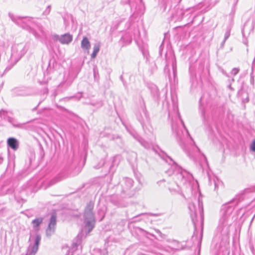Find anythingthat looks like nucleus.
Returning <instances> with one entry per match:
<instances>
[{
  "label": "nucleus",
  "mask_w": 255,
  "mask_h": 255,
  "mask_svg": "<svg viewBox=\"0 0 255 255\" xmlns=\"http://www.w3.org/2000/svg\"><path fill=\"white\" fill-rule=\"evenodd\" d=\"M81 47L83 49L89 51L91 47V44L88 39L86 37H84L82 39L81 41Z\"/></svg>",
  "instance_id": "obj_7"
},
{
  "label": "nucleus",
  "mask_w": 255,
  "mask_h": 255,
  "mask_svg": "<svg viewBox=\"0 0 255 255\" xmlns=\"http://www.w3.org/2000/svg\"><path fill=\"white\" fill-rule=\"evenodd\" d=\"M229 81H230V82H234V78H232L231 80H229Z\"/></svg>",
  "instance_id": "obj_21"
},
{
  "label": "nucleus",
  "mask_w": 255,
  "mask_h": 255,
  "mask_svg": "<svg viewBox=\"0 0 255 255\" xmlns=\"http://www.w3.org/2000/svg\"><path fill=\"white\" fill-rule=\"evenodd\" d=\"M194 190L195 194H198V212L200 216V220H201V239L200 241H201L202 238V232L203 228V202L202 200V195L199 189V185L197 180H194L193 179V177L192 176V191ZM201 244V242L200 243Z\"/></svg>",
  "instance_id": "obj_2"
},
{
  "label": "nucleus",
  "mask_w": 255,
  "mask_h": 255,
  "mask_svg": "<svg viewBox=\"0 0 255 255\" xmlns=\"http://www.w3.org/2000/svg\"><path fill=\"white\" fill-rule=\"evenodd\" d=\"M250 149L252 151L255 152V139L253 141V142H252V143L250 145Z\"/></svg>",
  "instance_id": "obj_15"
},
{
  "label": "nucleus",
  "mask_w": 255,
  "mask_h": 255,
  "mask_svg": "<svg viewBox=\"0 0 255 255\" xmlns=\"http://www.w3.org/2000/svg\"><path fill=\"white\" fill-rule=\"evenodd\" d=\"M240 69L238 68H234L231 72V74L233 76H235L239 72Z\"/></svg>",
  "instance_id": "obj_13"
},
{
  "label": "nucleus",
  "mask_w": 255,
  "mask_h": 255,
  "mask_svg": "<svg viewBox=\"0 0 255 255\" xmlns=\"http://www.w3.org/2000/svg\"><path fill=\"white\" fill-rule=\"evenodd\" d=\"M197 211H195V215L196 216V215H197Z\"/></svg>",
  "instance_id": "obj_23"
},
{
  "label": "nucleus",
  "mask_w": 255,
  "mask_h": 255,
  "mask_svg": "<svg viewBox=\"0 0 255 255\" xmlns=\"http://www.w3.org/2000/svg\"><path fill=\"white\" fill-rule=\"evenodd\" d=\"M234 207L229 205V204L223 205L221 210V217L219 220L218 229L221 232L225 233L229 232L230 225L231 224V216Z\"/></svg>",
  "instance_id": "obj_1"
},
{
  "label": "nucleus",
  "mask_w": 255,
  "mask_h": 255,
  "mask_svg": "<svg viewBox=\"0 0 255 255\" xmlns=\"http://www.w3.org/2000/svg\"><path fill=\"white\" fill-rule=\"evenodd\" d=\"M56 225V214L54 213L52 215L50 222L48 227V228L47 229V234L49 236H50L52 232H54V230L55 228V227Z\"/></svg>",
  "instance_id": "obj_4"
},
{
  "label": "nucleus",
  "mask_w": 255,
  "mask_h": 255,
  "mask_svg": "<svg viewBox=\"0 0 255 255\" xmlns=\"http://www.w3.org/2000/svg\"><path fill=\"white\" fill-rule=\"evenodd\" d=\"M72 36L69 34H65L59 38V41L62 44H68L72 40Z\"/></svg>",
  "instance_id": "obj_5"
},
{
  "label": "nucleus",
  "mask_w": 255,
  "mask_h": 255,
  "mask_svg": "<svg viewBox=\"0 0 255 255\" xmlns=\"http://www.w3.org/2000/svg\"><path fill=\"white\" fill-rule=\"evenodd\" d=\"M228 87L229 89H230L231 90H233V88H232V87H231V84H230V85H228Z\"/></svg>",
  "instance_id": "obj_20"
},
{
  "label": "nucleus",
  "mask_w": 255,
  "mask_h": 255,
  "mask_svg": "<svg viewBox=\"0 0 255 255\" xmlns=\"http://www.w3.org/2000/svg\"><path fill=\"white\" fill-rule=\"evenodd\" d=\"M41 240V237L39 236H37L35 239V245L33 247V250L36 252L38 250V246Z\"/></svg>",
  "instance_id": "obj_10"
},
{
  "label": "nucleus",
  "mask_w": 255,
  "mask_h": 255,
  "mask_svg": "<svg viewBox=\"0 0 255 255\" xmlns=\"http://www.w3.org/2000/svg\"><path fill=\"white\" fill-rule=\"evenodd\" d=\"M221 72L223 75H225L226 76L228 77H229V74L223 69H222L221 70Z\"/></svg>",
  "instance_id": "obj_16"
},
{
  "label": "nucleus",
  "mask_w": 255,
  "mask_h": 255,
  "mask_svg": "<svg viewBox=\"0 0 255 255\" xmlns=\"http://www.w3.org/2000/svg\"><path fill=\"white\" fill-rule=\"evenodd\" d=\"M43 222L42 218H38L32 221V223L34 228L38 227Z\"/></svg>",
  "instance_id": "obj_9"
},
{
  "label": "nucleus",
  "mask_w": 255,
  "mask_h": 255,
  "mask_svg": "<svg viewBox=\"0 0 255 255\" xmlns=\"http://www.w3.org/2000/svg\"><path fill=\"white\" fill-rule=\"evenodd\" d=\"M95 225V221L93 219H91L86 222L85 228L88 230V233H89L93 229Z\"/></svg>",
  "instance_id": "obj_8"
},
{
  "label": "nucleus",
  "mask_w": 255,
  "mask_h": 255,
  "mask_svg": "<svg viewBox=\"0 0 255 255\" xmlns=\"http://www.w3.org/2000/svg\"><path fill=\"white\" fill-rule=\"evenodd\" d=\"M7 144L12 149L15 150L18 147V143L17 140L13 137H10L7 139Z\"/></svg>",
  "instance_id": "obj_6"
},
{
  "label": "nucleus",
  "mask_w": 255,
  "mask_h": 255,
  "mask_svg": "<svg viewBox=\"0 0 255 255\" xmlns=\"http://www.w3.org/2000/svg\"><path fill=\"white\" fill-rule=\"evenodd\" d=\"M194 226H195V228L196 229V224L195 223H194Z\"/></svg>",
  "instance_id": "obj_24"
},
{
  "label": "nucleus",
  "mask_w": 255,
  "mask_h": 255,
  "mask_svg": "<svg viewBox=\"0 0 255 255\" xmlns=\"http://www.w3.org/2000/svg\"><path fill=\"white\" fill-rule=\"evenodd\" d=\"M246 29V26L245 25L242 30V32L243 36L245 35Z\"/></svg>",
  "instance_id": "obj_17"
},
{
  "label": "nucleus",
  "mask_w": 255,
  "mask_h": 255,
  "mask_svg": "<svg viewBox=\"0 0 255 255\" xmlns=\"http://www.w3.org/2000/svg\"><path fill=\"white\" fill-rule=\"evenodd\" d=\"M198 152V157L195 159V161L198 162L203 170L206 167L209 168V164L205 156L200 152L199 149L196 145L195 142L192 139V151Z\"/></svg>",
  "instance_id": "obj_3"
},
{
  "label": "nucleus",
  "mask_w": 255,
  "mask_h": 255,
  "mask_svg": "<svg viewBox=\"0 0 255 255\" xmlns=\"http://www.w3.org/2000/svg\"><path fill=\"white\" fill-rule=\"evenodd\" d=\"M207 175H208V177H209V185H212V181H211V177H210V176H209V171H207Z\"/></svg>",
  "instance_id": "obj_18"
},
{
  "label": "nucleus",
  "mask_w": 255,
  "mask_h": 255,
  "mask_svg": "<svg viewBox=\"0 0 255 255\" xmlns=\"http://www.w3.org/2000/svg\"><path fill=\"white\" fill-rule=\"evenodd\" d=\"M234 201H235V200H234V199H233V200L232 201H231L230 203H233V202H234Z\"/></svg>",
  "instance_id": "obj_22"
},
{
  "label": "nucleus",
  "mask_w": 255,
  "mask_h": 255,
  "mask_svg": "<svg viewBox=\"0 0 255 255\" xmlns=\"http://www.w3.org/2000/svg\"><path fill=\"white\" fill-rule=\"evenodd\" d=\"M226 40H223V41L222 42L221 44V47H223L224 46V44L225 43Z\"/></svg>",
  "instance_id": "obj_19"
},
{
  "label": "nucleus",
  "mask_w": 255,
  "mask_h": 255,
  "mask_svg": "<svg viewBox=\"0 0 255 255\" xmlns=\"http://www.w3.org/2000/svg\"><path fill=\"white\" fill-rule=\"evenodd\" d=\"M230 35V29L228 28L225 33L224 40H227Z\"/></svg>",
  "instance_id": "obj_14"
},
{
  "label": "nucleus",
  "mask_w": 255,
  "mask_h": 255,
  "mask_svg": "<svg viewBox=\"0 0 255 255\" xmlns=\"http://www.w3.org/2000/svg\"><path fill=\"white\" fill-rule=\"evenodd\" d=\"M213 184L214 185V190L217 191L218 190V184L220 181L218 180L217 178L213 179Z\"/></svg>",
  "instance_id": "obj_12"
},
{
  "label": "nucleus",
  "mask_w": 255,
  "mask_h": 255,
  "mask_svg": "<svg viewBox=\"0 0 255 255\" xmlns=\"http://www.w3.org/2000/svg\"><path fill=\"white\" fill-rule=\"evenodd\" d=\"M99 50H100V46L99 45H95L94 46L93 52L92 54H91L92 58H95L96 57L97 54L98 53V52L99 51Z\"/></svg>",
  "instance_id": "obj_11"
}]
</instances>
